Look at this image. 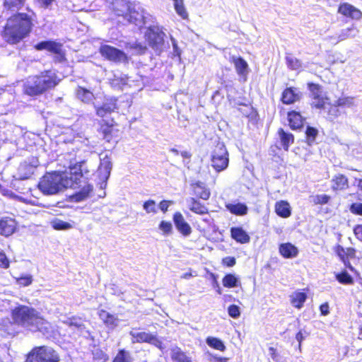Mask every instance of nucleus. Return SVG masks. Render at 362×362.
I'll use <instances>...</instances> for the list:
<instances>
[{
    "mask_svg": "<svg viewBox=\"0 0 362 362\" xmlns=\"http://www.w3.org/2000/svg\"><path fill=\"white\" fill-rule=\"evenodd\" d=\"M81 160L71 165L68 173L52 172L43 175L38 182L39 189L47 195L54 194L64 189L71 188L76 192L70 196L72 202H80L88 198L93 189L85 175L89 170Z\"/></svg>",
    "mask_w": 362,
    "mask_h": 362,
    "instance_id": "obj_1",
    "label": "nucleus"
},
{
    "mask_svg": "<svg viewBox=\"0 0 362 362\" xmlns=\"http://www.w3.org/2000/svg\"><path fill=\"white\" fill-rule=\"evenodd\" d=\"M33 28L34 19L31 15L16 12L6 19L1 36L8 45H18L30 36Z\"/></svg>",
    "mask_w": 362,
    "mask_h": 362,
    "instance_id": "obj_2",
    "label": "nucleus"
},
{
    "mask_svg": "<svg viewBox=\"0 0 362 362\" xmlns=\"http://www.w3.org/2000/svg\"><path fill=\"white\" fill-rule=\"evenodd\" d=\"M60 82L57 72L51 69L44 70L28 77L23 85V93L30 97H37L54 89Z\"/></svg>",
    "mask_w": 362,
    "mask_h": 362,
    "instance_id": "obj_3",
    "label": "nucleus"
},
{
    "mask_svg": "<svg viewBox=\"0 0 362 362\" xmlns=\"http://www.w3.org/2000/svg\"><path fill=\"white\" fill-rule=\"evenodd\" d=\"M13 324L25 328L37 327L42 323V317L33 308L18 305L11 311Z\"/></svg>",
    "mask_w": 362,
    "mask_h": 362,
    "instance_id": "obj_4",
    "label": "nucleus"
},
{
    "mask_svg": "<svg viewBox=\"0 0 362 362\" xmlns=\"http://www.w3.org/2000/svg\"><path fill=\"white\" fill-rule=\"evenodd\" d=\"M57 351L47 346L33 347L26 355L25 362H59Z\"/></svg>",
    "mask_w": 362,
    "mask_h": 362,
    "instance_id": "obj_5",
    "label": "nucleus"
},
{
    "mask_svg": "<svg viewBox=\"0 0 362 362\" xmlns=\"http://www.w3.org/2000/svg\"><path fill=\"white\" fill-rule=\"evenodd\" d=\"M37 51L47 50L54 54L53 61L55 64L65 63L67 61L66 51L61 42L54 40L41 41L34 45Z\"/></svg>",
    "mask_w": 362,
    "mask_h": 362,
    "instance_id": "obj_6",
    "label": "nucleus"
},
{
    "mask_svg": "<svg viewBox=\"0 0 362 362\" xmlns=\"http://www.w3.org/2000/svg\"><path fill=\"white\" fill-rule=\"evenodd\" d=\"M211 166L216 173L225 170L229 164V155L223 144H217L211 153Z\"/></svg>",
    "mask_w": 362,
    "mask_h": 362,
    "instance_id": "obj_7",
    "label": "nucleus"
},
{
    "mask_svg": "<svg viewBox=\"0 0 362 362\" xmlns=\"http://www.w3.org/2000/svg\"><path fill=\"white\" fill-rule=\"evenodd\" d=\"M100 54L106 60L115 64L128 63L129 57L122 50L110 45L103 44L99 47Z\"/></svg>",
    "mask_w": 362,
    "mask_h": 362,
    "instance_id": "obj_8",
    "label": "nucleus"
},
{
    "mask_svg": "<svg viewBox=\"0 0 362 362\" xmlns=\"http://www.w3.org/2000/svg\"><path fill=\"white\" fill-rule=\"evenodd\" d=\"M118 98L113 95H105L103 103L95 106V115L100 118H104L107 115L119 110Z\"/></svg>",
    "mask_w": 362,
    "mask_h": 362,
    "instance_id": "obj_9",
    "label": "nucleus"
},
{
    "mask_svg": "<svg viewBox=\"0 0 362 362\" xmlns=\"http://www.w3.org/2000/svg\"><path fill=\"white\" fill-rule=\"evenodd\" d=\"M334 251L346 269L351 272H357V270L350 262V259L356 258V250L354 247L344 248L341 245L337 244L334 246Z\"/></svg>",
    "mask_w": 362,
    "mask_h": 362,
    "instance_id": "obj_10",
    "label": "nucleus"
},
{
    "mask_svg": "<svg viewBox=\"0 0 362 362\" xmlns=\"http://www.w3.org/2000/svg\"><path fill=\"white\" fill-rule=\"evenodd\" d=\"M165 37V33L157 26L148 27L145 33L148 45L154 49H157L164 45Z\"/></svg>",
    "mask_w": 362,
    "mask_h": 362,
    "instance_id": "obj_11",
    "label": "nucleus"
},
{
    "mask_svg": "<svg viewBox=\"0 0 362 362\" xmlns=\"http://www.w3.org/2000/svg\"><path fill=\"white\" fill-rule=\"evenodd\" d=\"M98 132L102 135L103 139L110 142L112 140L115 132H117L115 129L117 123L113 117H110L107 119L101 118L98 122Z\"/></svg>",
    "mask_w": 362,
    "mask_h": 362,
    "instance_id": "obj_12",
    "label": "nucleus"
},
{
    "mask_svg": "<svg viewBox=\"0 0 362 362\" xmlns=\"http://www.w3.org/2000/svg\"><path fill=\"white\" fill-rule=\"evenodd\" d=\"M337 13L349 20L360 21L362 18V11L348 2L339 4Z\"/></svg>",
    "mask_w": 362,
    "mask_h": 362,
    "instance_id": "obj_13",
    "label": "nucleus"
},
{
    "mask_svg": "<svg viewBox=\"0 0 362 362\" xmlns=\"http://www.w3.org/2000/svg\"><path fill=\"white\" fill-rule=\"evenodd\" d=\"M301 99V93L295 87L285 88L281 94L280 101L286 105H293L300 101Z\"/></svg>",
    "mask_w": 362,
    "mask_h": 362,
    "instance_id": "obj_14",
    "label": "nucleus"
},
{
    "mask_svg": "<svg viewBox=\"0 0 362 362\" xmlns=\"http://www.w3.org/2000/svg\"><path fill=\"white\" fill-rule=\"evenodd\" d=\"M286 119L289 128L291 130L301 129L306 120V118L302 115L300 112L296 110H288L287 112Z\"/></svg>",
    "mask_w": 362,
    "mask_h": 362,
    "instance_id": "obj_15",
    "label": "nucleus"
},
{
    "mask_svg": "<svg viewBox=\"0 0 362 362\" xmlns=\"http://www.w3.org/2000/svg\"><path fill=\"white\" fill-rule=\"evenodd\" d=\"M331 189L337 193L343 192L349 188V181L346 175L342 173L334 175L331 179Z\"/></svg>",
    "mask_w": 362,
    "mask_h": 362,
    "instance_id": "obj_16",
    "label": "nucleus"
},
{
    "mask_svg": "<svg viewBox=\"0 0 362 362\" xmlns=\"http://www.w3.org/2000/svg\"><path fill=\"white\" fill-rule=\"evenodd\" d=\"M134 343H148L156 346H160L161 341L154 334L145 332H140L131 334Z\"/></svg>",
    "mask_w": 362,
    "mask_h": 362,
    "instance_id": "obj_17",
    "label": "nucleus"
},
{
    "mask_svg": "<svg viewBox=\"0 0 362 362\" xmlns=\"http://www.w3.org/2000/svg\"><path fill=\"white\" fill-rule=\"evenodd\" d=\"M173 221L175 228L182 235L188 236L192 233L191 226L185 221L183 215L180 212L177 211L173 214Z\"/></svg>",
    "mask_w": 362,
    "mask_h": 362,
    "instance_id": "obj_18",
    "label": "nucleus"
},
{
    "mask_svg": "<svg viewBox=\"0 0 362 362\" xmlns=\"http://www.w3.org/2000/svg\"><path fill=\"white\" fill-rule=\"evenodd\" d=\"M190 189L195 198L208 200L211 196L210 189L201 181H196L190 185Z\"/></svg>",
    "mask_w": 362,
    "mask_h": 362,
    "instance_id": "obj_19",
    "label": "nucleus"
},
{
    "mask_svg": "<svg viewBox=\"0 0 362 362\" xmlns=\"http://www.w3.org/2000/svg\"><path fill=\"white\" fill-rule=\"evenodd\" d=\"M17 228V222L11 217L0 218V234L8 237L15 233Z\"/></svg>",
    "mask_w": 362,
    "mask_h": 362,
    "instance_id": "obj_20",
    "label": "nucleus"
},
{
    "mask_svg": "<svg viewBox=\"0 0 362 362\" xmlns=\"http://www.w3.org/2000/svg\"><path fill=\"white\" fill-rule=\"evenodd\" d=\"M233 64L238 76L245 77L249 73V65L242 57L232 56L229 59Z\"/></svg>",
    "mask_w": 362,
    "mask_h": 362,
    "instance_id": "obj_21",
    "label": "nucleus"
},
{
    "mask_svg": "<svg viewBox=\"0 0 362 362\" xmlns=\"http://www.w3.org/2000/svg\"><path fill=\"white\" fill-rule=\"evenodd\" d=\"M274 211L279 217L287 218L291 216L292 209L288 201L280 200L275 203Z\"/></svg>",
    "mask_w": 362,
    "mask_h": 362,
    "instance_id": "obj_22",
    "label": "nucleus"
},
{
    "mask_svg": "<svg viewBox=\"0 0 362 362\" xmlns=\"http://www.w3.org/2000/svg\"><path fill=\"white\" fill-rule=\"evenodd\" d=\"M230 233L231 238L240 244L247 243L250 240V235L242 227H232Z\"/></svg>",
    "mask_w": 362,
    "mask_h": 362,
    "instance_id": "obj_23",
    "label": "nucleus"
},
{
    "mask_svg": "<svg viewBox=\"0 0 362 362\" xmlns=\"http://www.w3.org/2000/svg\"><path fill=\"white\" fill-rule=\"evenodd\" d=\"M188 209L198 215H204L209 213L207 206L195 197H191L187 200Z\"/></svg>",
    "mask_w": 362,
    "mask_h": 362,
    "instance_id": "obj_24",
    "label": "nucleus"
},
{
    "mask_svg": "<svg viewBox=\"0 0 362 362\" xmlns=\"http://www.w3.org/2000/svg\"><path fill=\"white\" fill-rule=\"evenodd\" d=\"M277 134L279 137L283 149L286 151H288L290 146L294 144V135L281 127L278 129Z\"/></svg>",
    "mask_w": 362,
    "mask_h": 362,
    "instance_id": "obj_25",
    "label": "nucleus"
},
{
    "mask_svg": "<svg viewBox=\"0 0 362 362\" xmlns=\"http://www.w3.org/2000/svg\"><path fill=\"white\" fill-rule=\"evenodd\" d=\"M98 315L99 318L103 321L104 325L110 328H115L117 326L118 318L115 315H112L104 309H101L98 311Z\"/></svg>",
    "mask_w": 362,
    "mask_h": 362,
    "instance_id": "obj_26",
    "label": "nucleus"
},
{
    "mask_svg": "<svg viewBox=\"0 0 362 362\" xmlns=\"http://www.w3.org/2000/svg\"><path fill=\"white\" fill-rule=\"evenodd\" d=\"M280 255L286 259L296 257L298 254V248L290 243H281L279 247Z\"/></svg>",
    "mask_w": 362,
    "mask_h": 362,
    "instance_id": "obj_27",
    "label": "nucleus"
},
{
    "mask_svg": "<svg viewBox=\"0 0 362 362\" xmlns=\"http://www.w3.org/2000/svg\"><path fill=\"white\" fill-rule=\"evenodd\" d=\"M111 10L117 16H122L131 5V2L127 0H112L110 2Z\"/></svg>",
    "mask_w": 362,
    "mask_h": 362,
    "instance_id": "obj_28",
    "label": "nucleus"
},
{
    "mask_svg": "<svg viewBox=\"0 0 362 362\" xmlns=\"http://www.w3.org/2000/svg\"><path fill=\"white\" fill-rule=\"evenodd\" d=\"M122 17L129 23L138 25L143 19L142 15L136 11L132 4L122 15Z\"/></svg>",
    "mask_w": 362,
    "mask_h": 362,
    "instance_id": "obj_29",
    "label": "nucleus"
},
{
    "mask_svg": "<svg viewBox=\"0 0 362 362\" xmlns=\"http://www.w3.org/2000/svg\"><path fill=\"white\" fill-rule=\"evenodd\" d=\"M307 298V292L297 291L290 296V302L294 308L300 309L303 307Z\"/></svg>",
    "mask_w": 362,
    "mask_h": 362,
    "instance_id": "obj_30",
    "label": "nucleus"
},
{
    "mask_svg": "<svg viewBox=\"0 0 362 362\" xmlns=\"http://www.w3.org/2000/svg\"><path fill=\"white\" fill-rule=\"evenodd\" d=\"M76 95L78 99L84 103H90L94 99V95L90 90L82 87L78 86L76 90Z\"/></svg>",
    "mask_w": 362,
    "mask_h": 362,
    "instance_id": "obj_31",
    "label": "nucleus"
},
{
    "mask_svg": "<svg viewBox=\"0 0 362 362\" xmlns=\"http://www.w3.org/2000/svg\"><path fill=\"white\" fill-rule=\"evenodd\" d=\"M170 357L173 362H193L192 358L179 347L172 349Z\"/></svg>",
    "mask_w": 362,
    "mask_h": 362,
    "instance_id": "obj_32",
    "label": "nucleus"
},
{
    "mask_svg": "<svg viewBox=\"0 0 362 362\" xmlns=\"http://www.w3.org/2000/svg\"><path fill=\"white\" fill-rule=\"evenodd\" d=\"M226 206L232 214L236 216H244L248 211L247 206L243 203L228 204Z\"/></svg>",
    "mask_w": 362,
    "mask_h": 362,
    "instance_id": "obj_33",
    "label": "nucleus"
},
{
    "mask_svg": "<svg viewBox=\"0 0 362 362\" xmlns=\"http://www.w3.org/2000/svg\"><path fill=\"white\" fill-rule=\"evenodd\" d=\"M177 14L183 20H189V14L185 6L184 0H173Z\"/></svg>",
    "mask_w": 362,
    "mask_h": 362,
    "instance_id": "obj_34",
    "label": "nucleus"
},
{
    "mask_svg": "<svg viewBox=\"0 0 362 362\" xmlns=\"http://www.w3.org/2000/svg\"><path fill=\"white\" fill-rule=\"evenodd\" d=\"M223 286L226 288H234L240 286V281L234 274H226L222 279Z\"/></svg>",
    "mask_w": 362,
    "mask_h": 362,
    "instance_id": "obj_35",
    "label": "nucleus"
},
{
    "mask_svg": "<svg viewBox=\"0 0 362 362\" xmlns=\"http://www.w3.org/2000/svg\"><path fill=\"white\" fill-rule=\"evenodd\" d=\"M25 0H4L3 5L5 9L9 11H18L21 9Z\"/></svg>",
    "mask_w": 362,
    "mask_h": 362,
    "instance_id": "obj_36",
    "label": "nucleus"
},
{
    "mask_svg": "<svg viewBox=\"0 0 362 362\" xmlns=\"http://www.w3.org/2000/svg\"><path fill=\"white\" fill-rule=\"evenodd\" d=\"M334 276L336 280L341 284L352 285L354 283V278L345 269L335 274Z\"/></svg>",
    "mask_w": 362,
    "mask_h": 362,
    "instance_id": "obj_37",
    "label": "nucleus"
},
{
    "mask_svg": "<svg viewBox=\"0 0 362 362\" xmlns=\"http://www.w3.org/2000/svg\"><path fill=\"white\" fill-rule=\"evenodd\" d=\"M109 83L115 89L122 90L128 83V77L127 76H115L112 78L110 79Z\"/></svg>",
    "mask_w": 362,
    "mask_h": 362,
    "instance_id": "obj_38",
    "label": "nucleus"
},
{
    "mask_svg": "<svg viewBox=\"0 0 362 362\" xmlns=\"http://www.w3.org/2000/svg\"><path fill=\"white\" fill-rule=\"evenodd\" d=\"M206 342L211 348L221 351L226 350V346L224 343L218 338L214 337H208L206 339Z\"/></svg>",
    "mask_w": 362,
    "mask_h": 362,
    "instance_id": "obj_39",
    "label": "nucleus"
},
{
    "mask_svg": "<svg viewBox=\"0 0 362 362\" xmlns=\"http://www.w3.org/2000/svg\"><path fill=\"white\" fill-rule=\"evenodd\" d=\"M51 226L56 230H66L73 228V226L69 223L64 221L59 218H54L50 222Z\"/></svg>",
    "mask_w": 362,
    "mask_h": 362,
    "instance_id": "obj_40",
    "label": "nucleus"
},
{
    "mask_svg": "<svg viewBox=\"0 0 362 362\" xmlns=\"http://www.w3.org/2000/svg\"><path fill=\"white\" fill-rule=\"evenodd\" d=\"M331 196L326 194H316L312 197V202L314 205H325L329 203Z\"/></svg>",
    "mask_w": 362,
    "mask_h": 362,
    "instance_id": "obj_41",
    "label": "nucleus"
},
{
    "mask_svg": "<svg viewBox=\"0 0 362 362\" xmlns=\"http://www.w3.org/2000/svg\"><path fill=\"white\" fill-rule=\"evenodd\" d=\"M312 98L315 100L311 104L312 107L319 109V110L325 109L326 103H327V100H328V98L327 97H324L323 95H322L320 94V95L312 97Z\"/></svg>",
    "mask_w": 362,
    "mask_h": 362,
    "instance_id": "obj_42",
    "label": "nucleus"
},
{
    "mask_svg": "<svg viewBox=\"0 0 362 362\" xmlns=\"http://www.w3.org/2000/svg\"><path fill=\"white\" fill-rule=\"evenodd\" d=\"M334 104L337 107H351L354 105V98L349 96L340 97Z\"/></svg>",
    "mask_w": 362,
    "mask_h": 362,
    "instance_id": "obj_43",
    "label": "nucleus"
},
{
    "mask_svg": "<svg viewBox=\"0 0 362 362\" xmlns=\"http://www.w3.org/2000/svg\"><path fill=\"white\" fill-rule=\"evenodd\" d=\"M112 362H130L129 354L124 349H120Z\"/></svg>",
    "mask_w": 362,
    "mask_h": 362,
    "instance_id": "obj_44",
    "label": "nucleus"
},
{
    "mask_svg": "<svg viewBox=\"0 0 362 362\" xmlns=\"http://www.w3.org/2000/svg\"><path fill=\"white\" fill-rule=\"evenodd\" d=\"M318 134V131L315 127L308 126L305 130V137L309 144H311L315 141L317 136Z\"/></svg>",
    "mask_w": 362,
    "mask_h": 362,
    "instance_id": "obj_45",
    "label": "nucleus"
},
{
    "mask_svg": "<svg viewBox=\"0 0 362 362\" xmlns=\"http://www.w3.org/2000/svg\"><path fill=\"white\" fill-rule=\"evenodd\" d=\"M66 325L70 327H74L77 329H82L85 327L84 325L81 322V318L76 316H71L69 317L66 322Z\"/></svg>",
    "mask_w": 362,
    "mask_h": 362,
    "instance_id": "obj_46",
    "label": "nucleus"
},
{
    "mask_svg": "<svg viewBox=\"0 0 362 362\" xmlns=\"http://www.w3.org/2000/svg\"><path fill=\"white\" fill-rule=\"evenodd\" d=\"M286 63L287 66L292 70H296L300 66V62L297 58L291 56L286 57Z\"/></svg>",
    "mask_w": 362,
    "mask_h": 362,
    "instance_id": "obj_47",
    "label": "nucleus"
},
{
    "mask_svg": "<svg viewBox=\"0 0 362 362\" xmlns=\"http://www.w3.org/2000/svg\"><path fill=\"white\" fill-rule=\"evenodd\" d=\"M144 209L148 214L153 213L155 214L157 211L156 209V202L153 199H148L144 202L143 204Z\"/></svg>",
    "mask_w": 362,
    "mask_h": 362,
    "instance_id": "obj_48",
    "label": "nucleus"
},
{
    "mask_svg": "<svg viewBox=\"0 0 362 362\" xmlns=\"http://www.w3.org/2000/svg\"><path fill=\"white\" fill-rule=\"evenodd\" d=\"M158 227L164 235H169L172 233L173 226L169 221H161Z\"/></svg>",
    "mask_w": 362,
    "mask_h": 362,
    "instance_id": "obj_49",
    "label": "nucleus"
},
{
    "mask_svg": "<svg viewBox=\"0 0 362 362\" xmlns=\"http://www.w3.org/2000/svg\"><path fill=\"white\" fill-rule=\"evenodd\" d=\"M308 88L312 94V97L321 94V86L313 82L308 83Z\"/></svg>",
    "mask_w": 362,
    "mask_h": 362,
    "instance_id": "obj_50",
    "label": "nucleus"
},
{
    "mask_svg": "<svg viewBox=\"0 0 362 362\" xmlns=\"http://www.w3.org/2000/svg\"><path fill=\"white\" fill-rule=\"evenodd\" d=\"M349 211L352 214L362 216V203L354 202L349 206Z\"/></svg>",
    "mask_w": 362,
    "mask_h": 362,
    "instance_id": "obj_51",
    "label": "nucleus"
},
{
    "mask_svg": "<svg viewBox=\"0 0 362 362\" xmlns=\"http://www.w3.org/2000/svg\"><path fill=\"white\" fill-rule=\"evenodd\" d=\"M32 281L30 275L22 276L16 279V283L21 286H28L32 284Z\"/></svg>",
    "mask_w": 362,
    "mask_h": 362,
    "instance_id": "obj_52",
    "label": "nucleus"
},
{
    "mask_svg": "<svg viewBox=\"0 0 362 362\" xmlns=\"http://www.w3.org/2000/svg\"><path fill=\"white\" fill-rule=\"evenodd\" d=\"M100 169L104 170L105 172L109 175L112 169V163L109 158L105 157L100 165Z\"/></svg>",
    "mask_w": 362,
    "mask_h": 362,
    "instance_id": "obj_53",
    "label": "nucleus"
},
{
    "mask_svg": "<svg viewBox=\"0 0 362 362\" xmlns=\"http://www.w3.org/2000/svg\"><path fill=\"white\" fill-rule=\"evenodd\" d=\"M228 313L229 316L233 318H237L240 315L239 307L234 304L228 306Z\"/></svg>",
    "mask_w": 362,
    "mask_h": 362,
    "instance_id": "obj_54",
    "label": "nucleus"
},
{
    "mask_svg": "<svg viewBox=\"0 0 362 362\" xmlns=\"http://www.w3.org/2000/svg\"><path fill=\"white\" fill-rule=\"evenodd\" d=\"M338 107H339L335 106V104H334L329 108L328 116L330 119L333 120L340 115L341 112Z\"/></svg>",
    "mask_w": 362,
    "mask_h": 362,
    "instance_id": "obj_55",
    "label": "nucleus"
},
{
    "mask_svg": "<svg viewBox=\"0 0 362 362\" xmlns=\"http://www.w3.org/2000/svg\"><path fill=\"white\" fill-rule=\"evenodd\" d=\"M10 265V262L4 252H0V267L3 269H8Z\"/></svg>",
    "mask_w": 362,
    "mask_h": 362,
    "instance_id": "obj_56",
    "label": "nucleus"
},
{
    "mask_svg": "<svg viewBox=\"0 0 362 362\" xmlns=\"http://www.w3.org/2000/svg\"><path fill=\"white\" fill-rule=\"evenodd\" d=\"M222 264L227 267H232L236 264V259L234 257H226L222 259Z\"/></svg>",
    "mask_w": 362,
    "mask_h": 362,
    "instance_id": "obj_57",
    "label": "nucleus"
},
{
    "mask_svg": "<svg viewBox=\"0 0 362 362\" xmlns=\"http://www.w3.org/2000/svg\"><path fill=\"white\" fill-rule=\"evenodd\" d=\"M356 238L362 242V224L356 225L353 229Z\"/></svg>",
    "mask_w": 362,
    "mask_h": 362,
    "instance_id": "obj_58",
    "label": "nucleus"
},
{
    "mask_svg": "<svg viewBox=\"0 0 362 362\" xmlns=\"http://www.w3.org/2000/svg\"><path fill=\"white\" fill-rule=\"evenodd\" d=\"M170 204V201L162 200L161 202H160L158 206L163 213H165L168 211Z\"/></svg>",
    "mask_w": 362,
    "mask_h": 362,
    "instance_id": "obj_59",
    "label": "nucleus"
},
{
    "mask_svg": "<svg viewBox=\"0 0 362 362\" xmlns=\"http://www.w3.org/2000/svg\"><path fill=\"white\" fill-rule=\"evenodd\" d=\"M320 311L322 315H327L329 313V305L328 303H324L320 305Z\"/></svg>",
    "mask_w": 362,
    "mask_h": 362,
    "instance_id": "obj_60",
    "label": "nucleus"
},
{
    "mask_svg": "<svg viewBox=\"0 0 362 362\" xmlns=\"http://www.w3.org/2000/svg\"><path fill=\"white\" fill-rule=\"evenodd\" d=\"M269 351L272 358L274 361H277L279 358V354H278L276 349H275L274 347H269Z\"/></svg>",
    "mask_w": 362,
    "mask_h": 362,
    "instance_id": "obj_61",
    "label": "nucleus"
},
{
    "mask_svg": "<svg viewBox=\"0 0 362 362\" xmlns=\"http://www.w3.org/2000/svg\"><path fill=\"white\" fill-rule=\"evenodd\" d=\"M55 0H37L44 8H48Z\"/></svg>",
    "mask_w": 362,
    "mask_h": 362,
    "instance_id": "obj_62",
    "label": "nucleus"
},
{
    "mask_svg": "<svg viewBox=\"0 0 362 362\" xmlns=\"http://www.w3.org/2000/svg\"><path fill=\"white\" fill-rule=\"evenodd\" d=\"M296 339L298 341V346L300 348L302 341L304 339V337L303 334V332L301 331H299L296 334Z\"/></svg>",
    "mask_w": 362,
    "mask_h": 362,
    "instance_id": "obj_63",
    "label": "nucleus"
},
{
    "mask_svg": "<svg viewBox=\"0 0 362 362\" xmlns=\"http://www.w3.org/2000/svg\"><path fill=\"white\" fill-rule=\"evenodd\" d=\"M210 275H211V278L213 279L214 286H216V287H218V289H217L218 293L221 294V288H219L218 283L217 279H216V276L214 273H211Z\"/></svg>",
    "mask_w": 362,
    "mask_h": 362,
    "instance_id": "obj_64",
    "label": "nucleus"
}]
</instances>
